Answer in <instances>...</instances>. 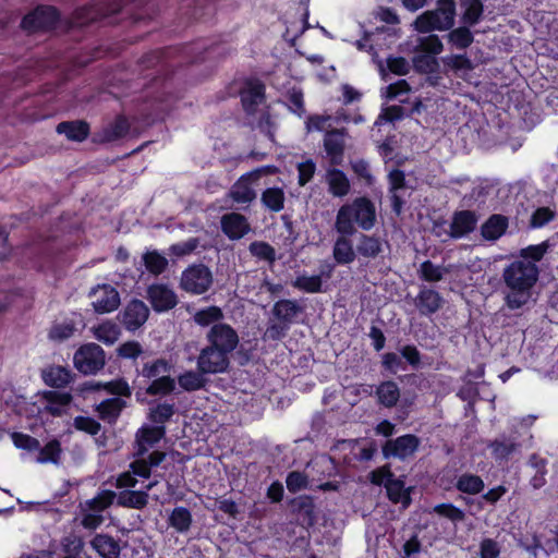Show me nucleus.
<instances>
[{"mask_svg":"<svg viewBox=\"0 0 558 558\" xmlns=\"http://www.w3.org/2000/svg\"><path fill=\"white\" fill-rule=\"evenodd\" d=\"M75 325L72 322L56 324L49 330V338L57 341H63L73 336Z\"/></svg>","mask_w":558,"mask_h":558,"instance_id":"e2e57ef3","label":"nucleus"},{"mask_svg":"<svg viewBox=\"0 0 558 558\" xmlns=\"http://www.w3.org/2000/svg\"><path fill=\"white\" fill-rule=\"evenodd\" d=\"M60 545L65 556L81 558L85 542L82 536L70 533L61 538Z\"/></svg>","mask_w":558,"mask_h":558,"instance_id":"603ef678","label":"nucleus"},{"mask_svg":"<svg viewBox=\"0 0 558 558\" xmlns=\"http://www.w3.org/2000/svg\"><path fill=\"white\" fill-rule=\"evenodd\" d=\"M117 505L131 509H144L148 505L149 495L143 490L125 489L117 494Z\"/></svg>","mask_w":558,"mask_h":558,"instance_id":"c756f323","label":"nucleus"},{"mask_svg":"<svg viewBox=\"0 0 558 558\" xmlns=\"http://www.w3.org/2000/svg\"><path fill=\"white\" fill-rule=\"evenodd\" d=\"M471 26L463 24L457 28L449 29L447 41L459 50H465L474 41V35L470 29Z\"/></svg>","mask_w":558,"mask_h":558,"instance_id":"4c0bfd02","label":"nucleus"},{"mask_svg":"<svg viewBox=\"0 0 558 558\" xmlns=\"http://www.w3.org/2000/svg\"><path fill=\"white\" fill-rule=\"evenodd\" d=\"M209 345L232 353L239 344L236 331L228 324H215L206 335Z\"/></svg>","mask_w":558,"mask_h":558,"instance_id":"f8f14e48","label":"nucleus"},{"mask_svg":"<svg viewBox=\"0 0 558 558\" xmlns=\"http://www.w3.org/2000/svg\"><path fill=\"white\" fill-rule=\"evenodd\" d=\"M539 277V268L527 260H513L502 271L507 288L505 301L508 308L514 311L523 307L532 298V291Z\"/></svg>","mask_w":558,"mask_h":558,"instance_id":"f257e3e1","label":"nucleus"},{"mask_svg":"<svg viewBox=\"0 0 558 558\" xmlns=\"http://www.w3.org/2000/svg\"><path fill=\"white\" fill-rule=\"evenodd\" d=\"M487 447L490 449L492 456L497 462H506L512 453L521 448V444L512 437L501 435L489 441Z\"/></svg>","mask_w":558,"mask_h":558,"instance_id":"412c9836","label":"nucleus"},{"mask_svg":"<svg viewBox=\"0 0 558 558\" xmlns=\"http://www.w3.org/2000/svg\"><path fill=\"white\" fill-rule=\"evenodd\" d=\"M344 147V129H332L326 132L324 137V148L331 165L339 166L342 163Z\"/></svg>","mask_w":558,"mask_h":558,"instance_id":"a211bd4d","label":"nucleus"},{"mask_svg":"<svg viewBox=\"0 0 558 558\" xmlns=\"http://www.w3.org/2000/svg\"><path fill=\"white\" fill-rule=\"evenodd\" d=\"M350 235H342L337 238L332 248V256L337 264L348 265L354 262L356 254L353 248Z\"/></svg>","mask_w":558,"mask_h":558,"instance_id":"2f4dec72","label":"nucleus"},{"mask_svg":"<svg viewBox=\"0 0 558 558\" xmlns=\"http://www.w3.org/2000/svg\"><path fill=\"white\" fill-rule=\"evenodd\" d=\"M143 354V348L138 341L130 340L120 344L117 349V355L122 359L136 360Z\"/></svg>","mask_w":558,"mask_h":558,"instance_id":"0e129e2a","label":"nucleus"},{"mask_svg":"<svg viewBox=\"0 0 558 558\" xmlns=\"http://www.w3.org/2000/svg\"><path fill=\"white\" fill-rule=\"evenodd\" d=\"M59 12L50 5H38L21 21V28L27 33L46 32L54 28L59 21Z\"/></svg>","mask_w":558,"mask_h":558,"instance_id":"6e6552de","label":"nucleus"},{"mask_svg":"<svg viewBox=\"0 0 558 558\" xmlns=\"http://www.w3.org/2000/svg\"><path fill=\"white\" fill-rule=\"evenodd\" d=\"M11 439L14 446L19 449L27 451H37L40 449V442L37 438L32 437L21 432L11 433Z\"/></svg>","mask_w":558,"mask_h":558,"instance_id":"13d9d810","label":"nucleus"},{"mask_svg":"<svg viewBox=\"0 0 558 558\" xmlns=\"http://www.w3.org/2000/svg\"><path fill=\"white\" fill-rule=\"evenodd\" d=\"M193 318L197 325L208 327L215 324H222L223 313L220 307L213 305L197 311Z\"/></svg>","mask_w":558,"mask_h":558,"instance_id":"49530a36","label":"nucleus"},{"mask_svg":"<svg viewBox=\"0 0 558 558\" xmlns=\"http://www.w3.org/2000/svg\"><path fill=\"white\" fill-rule=\"evenodd\" d=\"M326 181L329 193L336 197H343L350 192V181L347 174L338 168L327 170Z\"/></svg>","mask_w":558,"mask_h":558,"instance_id":"cd10ccee","label":"nucleus"},{"mask_svg":"<svg viewBox=\"0 0 558 558\" xmlns=\"http://www.w3.org/2000/svg\"><path fill=\"white\" fill-rule=\"evenodd\" d=\"M304 313V307L296 301L280 299L276 301L270 311L268 326L264 332V340H282L291 329L299 323V317Z\"/></svg>","mask_w":558,"mask_h":558,"instance_id":"39448f33","label":"nucleus"},{"mask_svg":"<svg viewBox=\"0 0 558 558\" xmlns=\"http://www.w3.org/2000/svg\"><path fill=\"white\" fill-rule=\"evenodd\" d=\"M171 368V363L163 357L148 360L142 364L141 368L136 367L137 378L148 383L145 388L140 387L135 392L136 400L143 403L145 396L166 397L171 395L177 386L175 379L169 375Z\"/></svg>","mask_w":558,"mask_h":558,"instance_id":"f03ea898","label":"nucleus"},{"mask_svg":"<svg viewBox=\"0 0 558 558\" xmlns=\"http://www.w3.org/2000/svg\"><path fill=\"white\" fill-rule=\"evenodd\" d=\"M75 368L84 375H94L106 365V353L97 343L83 344L73 357Z\"/></svg>","mask_w":558,"mask_h":558,"instance_id":"0eeeda50","label":"nucleus"},{"mask_svg":"<svg viewBox=\"0 0 558 558\" xmlns=\"http://www.w3.org/2000/svg\"><path fill=\"white\" fill-rule=\"evenodd\" d=\"M376 395L378 402L385 408H392L397 404L400 398V390L398 385L392 380L381 383L377 389Z\"/></svg>","mask_w":558,"mask_h":558,"instance_id":"ea45409f","label":"nucleus"},{"mask_svg":"<svg viewBox=\"0 0 558 558\" xmlns=\"http://www.w3.org/2000/svg\"><path fill=\"white\" fill-rule=\"evenodd\" d=\"M308 483L307 476L300 471H292L287 475L286 484L290 493L295 494L306 488Z\"/></svg>","mask_w":558,"mask_h":558,"instance_id":"69168bd1","label":"nucleus"},{"mask_svg":"<svg viewBox=\"0 0 558 558\" xmlns=\"http://www.w3.org/2000/svg\"><path fill=\"white\" fill-rule=\"evenodd\" d=\"M57 133L65 135L69 141L83 142L90 133L89 124L84 120L60 122L56 128Z\"/></svg>","mask_w":558,"mask_h":558,"instance_id":"b1692460","label":"nucleus"},{"mask_svg":"<svg viewBox=\"0 0 558 558\" xmlns=\"http://www.w3.org/2000/svg\"><path fill=\"white\" fill-rule=\"evenodd\" d=\"M316 165L312 159L298 163V183L305 186L314 177Z\"/></svg>","mask_w":558,"mask_h":558,"instance_id":"338daca9","label":"nucleus"},{"mask_svg":"<svg viewBox=\"0 0 558 558\" xmlns=\"http://www.w3.org/2000/svg\"><path fill=\"white\" fill-rule=\"evenodd\" d=\"M263 205L274 213H279L284 207V193L280 187H268L262 193Z\"/></svg>","mask_w":558,"mask_h":558,"instance_id":"a18cd8bd","label":"nucleus"},{"mask_svg":"<svg viewBox=\"0 0 558 558\" xmlns=\"http://www.w3.org/2000/svg\"><path fill=\"white\" fill-rule=\"evenodd\" d=\"M148 405L147 420L154 425L166 426L175 414V403L168 400H146Z\"/></svg>","mask_w":558,"mask_h":558,"instance_id":"6ab92c4d","label":"nucleus"},{"mask_svg":"<svg viewBox=\"0 0 558 558\" xmlns=\"http://www.w3.org/2000/svg\"><path fill=\"white\" fill-rule=\"evenodd\" d=\"M166 436V426L144 424L135 434L136 451L134 457L145 456L150 448Z\"/></svg>","mask_w":558,"mask_h":558,"instance_id":"4468645a","label":"nucleus"},{"mask_svg":"<svg viewBox=\"0 0 558 558\" xmlns=\"http://www.w3.org/2000/svg\"><path fill=\"white\" fill-rule=\"evenodd\" d=\"M391 209L399 216L403 211L404 199L398 194L399 190L405 187V174L400 169H393L388 174Z\"/></svg>","mask_w":558,"mask_h":558,"instance_id":"4be33fe9","label":"nucleus"},{"mask_svg":"<svg viewBox=\"0 0 558 558\" xmlns=\"http://www.w3.org/2000/svg\"><path fill=\"white\" fill-rule=\"evenodd\" d=\"M500 546L493 538H483L480 543V558H498Z\"/></svg>","mask_w":558,"mask_h":558,"instance_id":"774afa93","label":"nucleus"},{"mask_svg":"<svg viewBox=\"0 0 558 558\" xmlns=\"http://www.w3.org/2000/svg\"><path fill=\"white\" fill-rule=\"evenodd\" d=\"M73 426L77 430L84 432L92 436L97 435L101 429V425L98 421L93 417L82 415L74 417Z\"/></svg>","mask_w":558,"mask_h":558,"instance_id":"680f3d73","label":"nucleus"},{"mask_svg":"<svg viewBox=\"0 0 558 558\" xmlns=\"http://www.w3.org/2000/svg\"><path fill=\"white\" fill-rule=\"evenodd\" d=\"M147 299L154 311L160 313L173 308L178 304L175 293L166 284L155 283L147 288Z\"/></svg>","mask_w":558,"mask_h":558,"instance_id":"2eb2a0df","label":"nucleus"},{"mask_svg":"<svg viewBox=\"0 0 558 558\" xmlns=\"http://www.w3.org/2000/svg\"><path fill=\"white\" fill-rule=\"evenodd\" d=\"M413 68L417 73L430 74L437 71L438 61L430 54H416L412 59Z\"/></svg>","mask_w":558,"mask_h":558,"instance_id":"4d7b16f0","label":"nucleus"},{"mask_svg":"<svg viewBox=\"0 0 558 558\" xmlns=\"http://www.w3.org/2000/svg\"><path fill=\"white\" fill-rule=\"evenodd\" d=\"M39 454L36 458L38 463H53L59 464L61 458V444L58 439H52L47 442L43 448L38 449Z\"/></svg>","mask_w":558,"mask_h":558,"instance_id":"09e8293b","label":"nucleus"},{"mask_svg":"<svg viewBox=\"0 0 558 558\" xmlns=\"http://www.w3.org/2000/svg\"><path fill=\"white\" fill-rule=\"evenodd\" d=\"M434 512L439 517L450 520L453 523L462 522L465 519L464 511L451 502H442L436 505L434 507Z\"/></svg>","mask_w":558,"mask_h":558,"instance_id":"5fc2aeb1","label":"nucleus"},{"mask_svg":"<svg viewBox=\"0 0 558 558\" xmlns=\"http://www.w3.org/2000/svg\"><path fill=\"white\" fill-rule=\"evenodd\" d=\"M381 251L383 245L377 236L361 233L356 245V252L360 256L375 258L381 253Z\"/></svg>","mask_w":558,"mask_h":558,"instance_id":"a19ab883","label":"nucleus"},{"mask_svg":"<svg viewBox=\"0 0 558 558\" xmlns=\"http://www.w3.org/2000/svg\"><path fill=\"white\" fill-rule=\"evenodd\" d=\"M221 230L230 240L244 236V216L238 213L226 214L221 217Z\"/></svg>","mask_w":558,"mask_h":558,"instance_id":"473e14b6","label":"nucleus"},{"mask_svg":"<svg viewBox=\"0 0 558 558\" xmlns=\"http://www.w3.org/2000/svg\"><path fill=\"white\" fill-rule=\"evenodd\" d=\"M449 270L445 267L435 265L432 260L427 259L421 263L417 270L418 278L426 282H438L442 280L444 275Z\"/></svg>","mask_w":558,"mask_h":558,"instance_id":"de8ad7c7","label":"nucleus"},{"mask_svg":"<svg viewBox=\"0 0 558 558\" xmlns=\"http://www.w3.org/2000/svg\"><path fill=\"white\" fill-rule=\"evenodd\" d=\"M509 226V220L500 214H493L481 226V235L487 241H496L501 238Z\"/></svg>","mask_w":558,"mask_h":558,"instance_id":"393cba45","label":"nucleus"},{"mask_svg":"<svg viewBox=\"0 0 558 558\" xmlns=\"http://www.w3.org/2000/svg\"><path fill=\"white\" fill-rule=\"evenodd\" d=\"M41 377L52 388H63L72 381L71 371L63 366H50L43 371Z\"/></svg>","mask_w":558,"mask_h":558,"instance_id":"7c9ffc66","label":"nucleus"},{"mask_svg":"<svg viewBox=\"0 0 558 558\" xmlns=\"http://www.w3.org/2000/svg\"><path fill=\"white\" fill-rule=\"evenodd\" d=\"M92 548L101 558H119L121 546L118 539L105 533L96 534L90 541Z\"/></svg>","mask_w":558,"mask_h":558,"instance_id":"5701e85b","label":"nucleus"},{"mask_svg":"<svg viewBox=\"0 0 558 558\" xmlns=\"http://www.w3.org/2000/svg\"><path fill=\"white\" fill-rule=\"evenodd\" d=\"M130 131V123L123 116H119L109 125L102 129L100 142L110 143L124 137Z\"/></svg>","mask_w":558,"mask_h":558,"instance_id":"72a5a7b5","label":"nucleus"},{"mask_svg":"<svg viewBox=\"0 0 558 558\" xmlns=\"http://www.w3.org/2000/svg\"><path fill=\"white\" fill-rule=\"evenodd\" d=\"M457 4L454 0H437L436 9L420 14L414 23V29L420 34L434 31L445 32L454 26Z\"/></svg>","mask_w":558,"mask_h":558,"instance_id":"423d86ee","label":"nucleus"},{"mask_svg":"<svg viewBox=\"0 0 558 558\" xmlns=\"http://www.w3.org/2000/svg\"><path fill=\"white\" fill-rule=\"evenodd\" d=\"M444 303L441 294L427 287H423L416 298L414 299V305L417 308L421 316L430 317L437 313Z\"/></svg>","mask_w":558,"mask_h":558,"instance_id":"dca6fc26","label":"nucleus"},{"mask_svg":"<svg viewBox=\"0 0 558 558\" xmlns=\"http://www.w3.org/2000/svg\"><path fill=\"white\" fill-rule=\"evenodd\" d=\"M245 112L246 124L257 128L262 133L268 136L270 141H272V122L270 117V107L267 104L266 84L258 77L246 76Z\"/></svg>","mask_w":558,"mask_h":558,"instance_id":"7ed1b4c3","label":"nucleus"},{"mask_svg":"<svg viewBox=\"0 0 558 558\" xmlns=\"http://www.w3.org/2000/svg\"><path fill=\"white\" fill-rule=\"evenodd\" d=\"M142 259L148 272L154 276H159L168 267V259L156 250L145 252Z\"/></svg>","mask_w":558,"mask_h":558,"instance_id":"c03bdc74","label":"nucleus"},{"mask_svg":"<svg viewBox=\"0 0 558 558\" xmlns=\"http://www.w3.org/2000/svg\"><path fill=\"white\" fill-rule=\"evenodd\" d=\"M388 499L393 504L401 502L404 507L411 504L410 488H405L404 482L395 476L385 483Z\"/></svg>","mask_w":558,"mask_h":558,"instance_id":"f704fd0d","label":"nucleus"},{"mask_svg":"<svg viewBox=\"0 0 558 558\" xmlns=\"http://www.w3.org/2000/svg\"><path fill=\"white\" fill-rule=\"evenodd\" d=\"M478 217L472 210H459L452 216L449 235L452 239H461L476 228Z\"/></svg>","mask_w":558,"mask_h":558,"instance_id":"aec40b11","label":"nucleus"},{"mask_svg":"<svg viewBox=\"0 0 558 558\" xmlns=\"http://www.w3.org/2000/svg\"><path fill=\"white\" fill-rule=\"evenodd\" d=\"M94 335L100 342L111 345L120 338L121 329L116 323L107 320L94 328Z\"/></svg>","mask_w":558,"mask_h":558,"instance_id":"37998d69","label":"nucleus"},{"mask_svg":"<svg viewBox=\"0 0 558 558\" xmlns=\"http://www.w3.org/2000/svg\"><path fill=\"white\" fill-rule=\"evenodd\" d=\"M355 223L365 231L376 223L375 204L366 196H359L339 208L335 229L339 234L353 235L356 232Z\"/></svg>","mask_w":558,"mask_h":558,"instance_id":"20e7f679","label":"nucleus"},{"mask_svg":"<svg viewBox=\"0 0 558 558\" xmlns=\"http://www.w3.org/2000/svg\"><path fill=\"white\" fill-rule=\"evenodd\" d=\"M102 292L101 296L93 302V307L96 313L105 314L116 311L120 305V295L116 288L110 284L100 287Z\"/></svg>","mask_w":558,"mask_h":558,"instance_id":"bb28decb","label":"nucleus"},{"mask_svg":"<svg viewBox=\"0 0 558 558\" xmlns=\"http://www.w3.org/2000/svg\"><path fill=\"white\" fill-rule=\"evenodd\" d=\"M454 487L462 494L477 495L481 494L485 488L483 478L473 473H463L458 476Z\"/></svg>","mask_w":558,"mask_h":558,"instance_id":"c9c22d12","label":"nucleus"},{"mask_svg":"<svg viewBox=\"0 0 558 558\" xmlns=\"http://www.w3.org/2000/svg\"><path fill=\"white\" fill-rule=\"evenodd\" d=\"M461 5L464 8L462 24L474 26L482 20L484 5L481 0H461Z\"/></svg>","mask_w":558,"mask_h":558,"instance_id":"79ce46f5","label":"nucleus"},{"mask_svg":"<svg viewBox=\"0 0 558 558\" xmlns=\"http://www.w3.org/2000/svg\"><path fill=\"white\" fill-rule=\"evenodd\" d=\"M287 100L289 110L302 118L306 111L303 92L301 89L293 88L288 93Z\"/></svg>","mask_w":558,"mask_h":558,"instance_id":"052dcab7","label":"nucleus"},{"mask_svg":"<svg viewBox=\"0 0 558 558\" xmlns=\"http://www.w3.org/2000/svg\"><path fill=\"white\" fill-rule=\"evenodd\" d=\"M331 270L332 267H329L328 271H322V275L298 276L292 284L294 288L306 293H319L323 291L322 276L329 277Z\"/></svg>","mask_w":558,"mask_h":558,"instance_id":"e433bc0d","label":"nucleus"},{"mask_svg":"<svg viewBox=\"0 0 558 558\" xmlns=\"http://www.w3.org/2000/svg\"><path fill=\"white\" fill-rule=\"evenodd\" d=\"M213 283L210 269L204 264H194L189 266L181 276L180 287L190 293L202 294L206 292Z\"/></svg>","mask_w":558,"mask_h":558,"instance_id":"1a4fd4ad","label":"nucleus"},{"mask_svg":"<svg viewBox=\"0 0 558 558\" xmlns=\"http://www.w3.org/2000/svg\"><path fill=\"white\" fill-rule=\"evenodd\" d=\"M421 439L414 434H405L393 439L386 440L381 446L385 459H399L401 461L412 457L420 448Z\"/></svg>","mask_w":558,"mask_h":558,"instance_id":"9d476101","label":"nucleus"},{"mask_svg":"<svg viewBox=\"0 0 558 558\" xmlns=\"http://www.w3.org/2000/svg\"><path fill=\"white\" fill-rule=\"evenodd\" d=\"M126 407V402L121 398H108L100 403H98L95 408V411L98 413V416L104 422L108 424H116L121 412Z\"/></svg>","mask_w":558,"mask_h":558,"instance_id":"a878e982","label":"nucleus"},{"mask_svg":"<svg viewBox=\"0 0 558 558\" xmlns=\"http://www.w3.org/2000/svg\"><path fill=\"white\" fill-rule=\"evenodd\" d=\"M294 509L299 523L304 527H312L316 523L315 505L310 496H302L294 500Z\"/></svg>","mask_w":558,"mask_h":558,"instance_id":"c85d7f7f","label":"nucleus"},{"mask_svg":"<svg viewBox=\"0 0 558 558\" xmlns=\"http://www.w3.org/2000/svg\"><path fill=\"white\" fill-rule=\"evenodd\" d=\"M116 497L117 494L113 490L104 489L99 492L94 498L86 500L85 507L88 510L100 513L113 504Z\"/></svg>","mask_w":558,"mask_h":558,"instance_id":"3c124183","label":"nucleus"},{"mask_svg":"<svg viewBox=\"0 0 558 558\" xmlns=\"http://www.w3.org/2000/svg\"><path fill=\"white\" fill-rule=\"evenodd\" d=\"M169 524L180 533L189 531L192 524L191 511L185 507H175L169 517Z\"/></svg>","mask_w":558,"mask_h":558,"instance_id":"8fccbe9b","label":"nucleus"},{"mask_svg":"<svg viewBox=\"0 0 558 558\" xmlns=\"http://www.w3.org/2000/svg\"><path fill=\"white\" fill-rule=\"evenodd\" d=\"M549 248V243L544 241L539 244H532L521 248L518 260H527L534 264L541 262Z\"/></svg>","mask_w":558,"mask_h":558,"instance_id":"864d4df0","label":"nucleus"},{"mask_svg":"<svg viewBox=\"0 0 558 558\" xmlns=\"http://www.w3.org/2000/svg\"><path fill=\"white\" fill-rule=\"evenodd\" d=\"M555 218V213L549 207L536 208L530 218V227L532 229L543 228Z\"/></svg>","mask_w":558,"mask_h":558,"instance_id":"bf43d9fd","label":"nucleus"},{"mask_svg":"<svg viewBox=\"0 0 558 558\" xmlns=\"http://www.w3.org/2000/svg\"><path fill=\"white\" fill-rule=\"evenodd\" d=\"M230 364L229 353L207 345L197 356V369L206 375L225 373Z\"/></svg>","mask_w":558,"mask_h":558,"instance_id":"9b49d317","label":"nucleus"},{"mask_svg":"<svg viewBox=\"0 0 558 558\" xmlns=\"http://www.w3.org/2000/svg\"><path fill=\"white\" fill-rule=\"evenodd\" d=\"M205 373L196 371H186L178 376V383L184 391H196L206 387L208 379Z\"/></svg>","mask_w":558,"mask_h":558,"instance_id":"58836bf2","label":"nucleus"},{"mask_svg":"<svg viewBox=\"0 0 558 558\" xmlns=\"http://www.w3.org/2000/svg\"><path fill=\"white\" fill-rule=\"evenodd\" d=\"M46 404L39 410V413L50 414L60 417L66 413V408L72 401V395L69 392H60L54 390H46L41 393Z\"/></svg>","mask_w":558,"mask_h":558,"instance_id":"f3484780","label":"nucleus"},{"mask_svg":"<svg viewBox=\"0 0 558 558\" xmlns=\"http://www.w3.org/2000/svg\"><path fill=\"white\" fill-rule=\"evenodd\" d=\"M148 316L147 305L142 300L133 299L119 313L118 318L126 330L135 331L146 323Z\"/></svg>","mask_w":558,"mask_h":558,"instance_id":"ddd939ff","label":"nucleus"},{"mask_svg":"<svg viewBox=\"0 0 558 558\" xmlns=\"http://www.w3.org/2000/svg\"><path fill=\"white\" fill-rule=\"evenodd\" d=\"M251 254L258 259L265 260L269 264H272L276 260V251L275 248L267 242L255 241L252 242L248 246Z\"/></svg>","mask_w":558,"mask_h":558,"instance_id":"6e6d98bb","label":"nucleus"}]
</instances>
